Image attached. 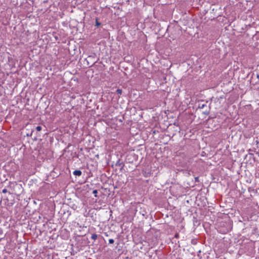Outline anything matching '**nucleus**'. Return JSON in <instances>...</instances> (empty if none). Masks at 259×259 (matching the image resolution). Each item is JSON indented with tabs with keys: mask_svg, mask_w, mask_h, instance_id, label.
Segmentation results:
<instances>
[{
	"mask_svg": "<svg viewBox=\"0 0 259 259\" xmlns=\"http://www.w3.org/2000/svg\"><path fill=\"white\" fill-rule=\"evenodd\" d=\"M207 102L204 103V101H200V102L198 103V108H199V109H204L205 108H207Z\"/></svg>",
	"mask_w": 259,
	"mask_h": 259,
	"instance_id": "f257e3e1",
	"label": "nucleus"
},
{
	"mask_svg": "<svg viewBox=\"0 0 259 259\" xmlns=\"http://www.w3.org/2000/svg\"><path fill=\"white\" fill-rule=\"evenodd\" d=\"M115 165L116 166H120V170H122V169L123 168L124 166V164L123 163V162L121 161V160L120 159L118 160L116 163H115Z\"/></svg>",
	"mask_w": 259,
	"mask_h": 259,
	"instance_id": "f03ea898",
	"label": "nucleus"
},
{
	"mask_svg": "<svg viewBox=\"0 0 259 259\" xmlns=\"http://www.w3.org/2000/svg\"><path fill=\"white\" fill-rule=\"evenodd\" d=\"M73 174L76 176H80L82 174V172L80 170H75L73 171Z\"/></svg>",
	"mask_w": 259,
	"mask_h": 259,
	"instance_id": "7ed1b4c3",
	"label": "nucleus"
},
{
	"mask_svg": "<svg viewBox=\"0 0 259 259\" xmlns=\"http://www.w3.org/2000/svg\"><path fill=\"white\" fill-rule=\"evenodd\" d=\"M98 238V235L96 234H92V236H91V239H93V240H96Z\"/></svg>",
	"mask_w": 259,
	"mask_h": 259,
	"instance_id": "20e7f679",
	"label": "nucleus"
},
{
	"mask_svg": "<svg viewBox=\"0 0 259 259\" xmlns=\"http://www.w3.org/2000/svg\"><path fill=\"white\" fill-rule=\"evenodd\" d=\"M116 93L117 94L121 95V94H122V90L121 89H118L116 91Z\"/></svg>",
	"mask_w": 259,
	"mask_h": 259,
	"instance_id": "39448f33",
	"label": "nucleus"
},
{
	"mask_svg": "<svg viewBox=\"0 0 259 259\" xmlns=\"http://www.w3.org/2000/svg\"><path fill=\"white\" fill-rule=\"evenodd\" d=\"M209 113V109H206L205 110L203 111V114H204L208 115Z\"/></svg>",
	"mask_w": 259,
	"mask_h": 259,
	"instance_id": "423d86ee",
	"label": "nucleus"
},
{
	"mask_svg": "<svg viewBox=\"0 0 259 259\" xmlns=\"http://www.w3.org/2000/svg\"><path fill=\"white\" fill-rule=\"evenodd\" d=\"M93 193L94 194L95 197H97V194L98 193V190H94L93 192Z\"/></svg>",
	"mask_w": 259,
	"mask_h": 259,
	"instance_id": "0eeeda50",
	"label": "nucleus"
},
{
	"mask_svg": "<svg viewBox=\"0 0 259 259\" xmlns=\"http://www.w3.org/2000/svg\"><path fill=\"white\" fill-rule=\"evenodd\" d=\"M42 128L40 126H37L36 127V130L37 131H40L41 130Z\"/></svg>",
	"mask_w": 259,
	"mask_h": 259,
	"instance_id": "6e6552de",
	"label": "nucleus"
},
{
	"mask_svg": "<svg viewBox=\"0 0 259 259\" xmlns=\"http://www.w3.org/2000/svg\"><path fill=\"white\" fill-rule=\"evenodd\" d=\"M114 242V239H110L109 240V243L110 244H113Z\"/></svg>",
	"mask_w": 259,
	"mask_h": 259,
	"instance_id": "1a4fd4ad",
	"label": "nucleus"
},
{
	"mask_svg": "<svg viewBox=\"0 0 259 259\" xmlns=\"http://www.w3.org/2000/svg\"><path fill=\"white\" fill-rule=\"evenodd\" d=\"M96 26H98L101 25V23H100L99 22H98L97 20H96Z\"/></svg>",
	"mask_w": 259,
	"mask_h": 259,
	"instance_id": "9d476101",
	"label": "nucleus"
},
{
	"mask_svg": "<svg viewBox=\"0 0 259 259\" xmlns=\"http://www.w3.org/2000/svg\"><path fill=\"white\" fill-rule=\"evenodd\" d=\"M195 181L196 182H199V178L198 177L195 178Z\"/></svg>",
	"mask_w": 259,
	"mask_h": 259,
	"instance_id": "9b49d317",
	"label": "nucleus"
},
{
	"mask_svg": "<svg viewBox=\"0 0 259 259\" xmlns=\"http://www.w3.org/2000/svg\"><path fill=\"white\" fill-rule=\"evenodd\" d=\"M2 192H3V193H7V192H8V191H7V189H3V191H2Z\"/></svg>",
	"mask_w": 259,
	"mask_h": 259,
	"instance_id": "f8f14e48",
	"label": "nucleus"
},
{
	"mask_svg": "<svg viewBox=\"0 0 259 259\" xmlns=\"http://www.w3.org/2000/svg\"><path fill=\"white\" fill-rule=\"evenodd\" d=\"M192 243L193 244H195L196 243V242L194 240H192Z\"/></svg>",
	"mask_w": 259,
	"mask_h": 259,
	"instance_id": "ddd939ff",
	"label": "nucleus"
},
{
	"mask_svg": "<svg viewBox=\"0 0 259 259\" xmlns=\"http://www.w3.org/2000/svg\"><path fill=\"white\" fill-rule=\"evenodd\" d=\"M178 234H176V235H175V237H178Z\"/></svg>",
	"mask_w": 259,
	"mask_h": 259,
	"instance_id": "4468645a",
	"label": "nucleus"
}]
</instances>
